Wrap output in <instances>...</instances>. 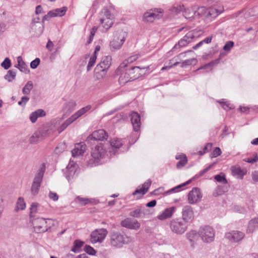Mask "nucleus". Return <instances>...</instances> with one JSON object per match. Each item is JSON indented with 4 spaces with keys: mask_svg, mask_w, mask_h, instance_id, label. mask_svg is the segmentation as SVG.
Returning <instances> with one entry per match:
<instances>
[{
    "mask_svg": "<svg viewBox=\"0 0 258 258\" xmlns=\"http://www.w3.org/2000/svg\"><path fill=\"white\" fill-rule=\"evenodd\" d=\"M99 17V27L103 32H105L112 27L114 16L108 9L104 8L101 10Z\"/></svg>",
    "mask_w": 258,
    "mask_h": 258,
    "instance_id": "1",
    "label": "nucleus"
},
{
    "mask_svg": "<svg viewBox=\"0 0 258 258\" xmlns=\"http://www.w3.org/2000/svg\"><path fill=\"white\" fill-rule=\"evenodd\" d=\"M197 60L196 58H191V59H186V60H185L184 61H183L181 63V67L182 68H183L185 66L191 65L192 64H195L197 63Z\"/></svg>",
    "mask_w": 258,
    "mask_h": 258,
    "instance_id": "53",
    "label": "nucleus"
},
{
    "mask_svg": "<svg viewBox=\"0 0 258 258\" xmlns=\"http://www.w3.org/2000/svg\"><path fill=\"white\" fill-rule=\"evenodd\" d=\"M96 55H93L90 57L89 61L87 67V70L88 72L90 71L92 67L94 65L96 62Z\"/></svg>",
    "mask_w": 258,
    "mask_h": 258,
    "instance_id": "44",
    "label": "nucleus"
},
{
    "mask_svg": "<svg viewBox=\"0 0 258 258\" xmlns=\"http://www.w3.org/2000/svg\"><path fill=\"white\" fill-rule=\"evenodd\" d=\"M126 34L122 33L119 37H114L110 42V46L112 51H115L120 49L125 41Z\"/></svg>",
    "mask_w": 258,
    "mask_h": 258,
    "instance_id": "17",
    "label": "nucleus"
},
{
    "mask_svg": "<svg viewBox=\"0 0 258 258\" xmlns=\"http://www.w3.org/2000/svg\"><path fill=\"white\" fill-rule=\"evenodd\" d=\"M125 236L118 232H112L109 235V243L111 246L116 247H121L126 243Z\"/></svg>",
    "mask_w": 258,
    "mask_h": 258,
    "instance_id": "8",
    "label": "nucleus"
},
{
    "mask_svg": "<svg viewBox=\"0 0 258 258\" xmlns=\"http://www.w3.org/2000/svg\"><path fill=\"white\" fill-rule=\"evenodd\" d=\"M202 197V195L199 188L194 187L188 194V202L190 204L199 202Z\"/></svg>",
    "mask_w": 258,
    "mask_h": 258,
    "instance_id": "14",
    "label": "nucleus"
},
{
    "mask_svg": "<svg viewBox=\"0 0 258 258\" xmlns=\"http://www.w3.org/2000/svg\"><path fill=\"white\" fill-rule=\"evenodd\" d=\"M29 100V98L28 96H23L21 98V100L18 102V104L20 105L24 106Z\"/></svg>",
    "mask_w": 258,
    "mask_h": 258,
    "instance_id": "61",
    "label": "nucleus"
},
{
    "mask_svg": "<svg viewBox=\"0 0 258 258\" xmlns=\"http://www.w3.org/2000/svg\"><path fill=\"white\" fill-rule=\"evenodd\" d=\"M220 59H216L213 61H212L210 62L209 63L205 64L203 67L198 69L197 71L200 70V69H206L210 67H212L214 66L217 65L219 63Z\"/></svg>",
    "mask_w": 258,
    "mask_h": 258,
    "instance_id": "49",
    "label": "nucleus"
},
{
    "mask_svg": "<svg viewBox=\"0 0 258 258\" xmlns=\"http://www.w3.org/2000/svg\"><path fill=\"white\" fill-rule=\"evenodd\" d=\"M195 38V35L192 31H189L180 40L178 44H176L174 48L184 47L186 46L188 43H190L192 39Z\"/></svg>",
    "mask_w": 258,
    "mask_h": 258,
    "instance_id": "20",
    "label": "nucleus"
},
{
    "mask_svg": "<svg viewBox=\"0 0 258 258\" xmlns=\"http://www.w3.org/2000/svg\"><path fill=\"white\" fill-rule=\"evenodd\" d=\"M48 135L49 134L45 133L43 131H37L30 138L29 141L31 144H36Z\"/></svg>",
    "mask_w": 258,
    "mask_h": 258,
    "instance_id": "25",
    "label": "nucleus"
},
{
    "mask_svg": "<svg viewBox=\"0 0 258 258\" xmlns=\"http://www.w3.org/2000/svg\"><path fill=\"white\" fill-rule=\"evenodd\" d=\"M176 159H180L176 165L177 168H180V167L184 166L187 162L186 157L183 154L176 155Z\"/></svg>",
    "mask_w": 258,
    "mask_h": 258,
    "instance_id": "38",
    "label": "nucleus"
},
{
    "mask_svg": "<svg viewBox=\"0 0 258 258\" xmlns=\"http://www.w3.org/2000/svg\"><path fill=\"white\" fill-rule=\"evenodd\" d=\"M141 210L140 209H137L130 213V215L132 217L138 218L140 217Z\"/></svg>",
    "mask_w": 258,
    "mask_h": 258,
    "instance_id": "59",
    "label": "nucleus"
},
{
    "mask_svg": "<svg viewBox=\"0 0 258 258\" xmlns=\"http://www.w3.org/2000/svg\"><path fill=\"white\" fill-rule=\"evenodd\" d=\"M137 58L138 56L137 55L131 56L121 63L119 67L121 68H124L127 66L128 63H132L136 61Z\"/></svg>",
    "mask_w": 258,
    "mask_h": 258,
    "instance_id": "41",
    "label": "nucleus"
},
{
    "mask_svg": "<svg viewBox=\"0 0 258 258\" xmlns=\"http://www.w3.org/2000/svg\"><path fill=\"white\" fill-rule=\"evenodd\" d=\"M187 239L191 242L197 241L200 237L199 231L191 230L186 234Z\"/></svg>",
    "mask_w": 258,
    "mask_h": 258,
    "instance_id": "34",
    "label": "nucleus"
},
{
    "mask_svg": "<svg viewBox=\"0 0 258 258\" xmlns=\"http://www.w3.org/2000/svg\"><path fill=\"white\" fill-rule=\"evenodd\" d=\"M223 11V8L218 10L215 8H211L205 12L203 15L205 14L207 18H214L220 14Z\"/></svg>",
    "mask_w": 258,
    "mask_h": 258,
    "instance_id": "27",
    "label": "nucleus"
},
{
    "mask_svg": "<svg viewBox=\"0 0 258 258\" xmlns=\"http://www.w3.org/2000/svg\"><path fill=\"white\" fill-rule=\"evenodd\" d=\"M151 180L150 179H148L147 181H146L143 185L142 187L141 188L137 189L134 192L133 195H136L138 194H140L142 195H145L149 187L151 184Z\"/></svg>",
    "mask_w": 258,
    "mask_h": 258,
    "instance_id": "32",
    "label": "nucleus"
},
{
    "mask_svg": "<svg viewBox=\"0 0 258 258\" xmlns=\"http://www.w3.org/2000/svg\"><path fill=\"white\" fill-rule=\"evenodd\" d=\"M17 69L25 74H28L30 72L27 65L23 60L21 56L17 57Z\"/></svg>",
    "mask_w": 258,
    "mask_h": 258,
    "instance_id": "31",
    "label": "nucleus"
},
{
    "mask_svg": "<svg viewBox=\"0 0 258 258\" xmlns=\"http://www.w3.org/2000/svg\"><path fill=\"white\" fill-rule=\"evenodd\" d=\"M49 197L50 199L54 201H57L58 199V197L56 193L50 191L49 194Z\"/></svg>",
    "mask_w": 258,
    "mask_h": 258,
    "instance_id": "63",
    "label": "nucleus"
},
{
    "mask_svg": "<svg viewBox=\"0 0 258 258\" xmlns=\"http://www.w3.org/2000/svg\"><path fill=\"white\" fill-rule=\"evenodd\" d=\"M76 106V102L73 100H70L64 104L62 108L63 112L66 115H69L74 110Z\"/></svg>",
    "mask_w": 258,
    "mask_h": 258,
    "instance_id": "28",
    "label": "nucleus"
},
{
    "mask_svg": "<svg viewBox=\"0 0 258 258\" xmlns=\"http://www.w3.org/2000/svg\"><path fill=\"white\" fill-rule=\"evenodd\" d=\"M84 251L90 255H95L96 254V251L95 250L90 246V245H86L84 246Z\"/></svg>",
    "mask_w": 258,
    "mask_h": 258,
    "instance_id": "54",
    "label": "nucleus"
},
{
    "mask_svg": "<svg viewBox=\"0 0 258 258\" xmlns=\"http://www.w3.org/2000/svg\"><path fill=\"white\" fill-rule=\"evenodd\" d=\"M225 237L232 242H238L245 237L244 232L238 230H233L225 233Z\"/></svg>",
    "mask_w": 258,
    "mask_h": 258,
    "instance_id": "13",
    "label": "nucleus"
},
{
    "mask_svg": "<svg viewBox=\"0 0 258 258\" xmlns=\"http://www.w3.org/2000/svg\"><path fill=\"white\" fill-rule=\"evenodd\" d=\"M175 211V208L171 207L165 209L161 214L157 216L158 219L160 220H165L171 218Z\"/></svg>",
    "mask_w": 258,
    "mask_h": 258,
    "instance_id": "26",
    "label": "nucleus"
},
{
    "mask_svg": "<svg viewBox=\"0 0 258 258\" xmlns=\"http://www.w3.org/2000/svg\"><path fill=\"white\" fill-rule=\"evenodd\" d=\"M170 230L174 234L181 235L187 229V224L181 218H173L169 221Z\"/></svg>",
    "mask_w": 258,
    "mask_h": 258,
    "instance_id": "4",
    "label": "nucleus"
},
{
    "mask_svg": "<svg viewBox=\"0 0 258 258\" xmlns=\"http://www.w3.org/2000/svg\"><path fill=\"white\" fill-rule=\"evenodd\" d=\"M84 242L80 240H76L74 242L73 247L71 249V251L74 252H78L80 251V248L82 247Z\"/></svg>",
    "mask_w": 258,
    "mask_h": 258,
    "instance_id": "39",
    "label": "nucleus"
},
{
    "mask_svg": "<svg viewBox=\"0 0 258 258\" xmlns=\"http://www.w3.org/2000/svg\"><path fill=\"white\" fill-rule=\"evenodd\" d=\"M199 234L203 241L206 243H211L214 240L215 231L209 226H205L200 228Z\"/></svg>",
    "mask_w": 258,
    "mask_h": 258,
    "instance_id": "6",
    "label": "nucleus"
},
{
    "mask_svg": "<svg viewBox=\"0 0 258 258\" xmlns=\"http://www.w3.org/2000/svg\"><path fill=\"white\" fill-rule=\"evenodd\" d=\"M106 149L102 144L96 145L91 151L92 159H90L88 164L90 166L98 165L100 160L103 158L106 153Z\"/></svg>",
    "mask_w": 258,
    "mask_h": 258,
    "instance_id": "3",
    "label": "nucleus"
},
{
    "mask_svg": "<svg viewBox=\"0 0 258 258\" xmlns=\"http://www.w3.org/2000/svg\"><path fill=\"white\" fill-rule=\"evenodd\" d=\"M214 179L217 181L222 184H227V180L226 179L225 175L223 173H221L219 174L216 175L214 176Z\"/></svg>",
    "mask_w": 258,
    "mask_h": 258,
    "instance_id": "42",
    "label": "nucleus"
},
{
    "mask_svg": "<svg viewBox=\"0 0 258 258\" xmlns=\"http://www.w3.org/2000/svg\"><path fill=\"white\" fill-rule=\"evenodd\" d=\"M108 138V134L103 130L94 131L90 135L88 139L96 141H104Z\"/></svg>",
    "mask_w": 258,
    "mask_h": 258,
    "instance_id": "22",
    "label": "nucleus"
},
{
    "mask_svg": "<svg viewBox=\"0 0 258 258\" xmlns=\"http://www.w3.org/2000/svg\"><path fill=\"white\" fill-rule=\"evenodd\" d=\"M45 115L46 113L44 110L39 109L32 112L30 115L29 118L32 123H35L38 117H43Z\"/></svg>",
    "mask_w": 258,
    "mask_h": 258,
    "instance_id": "30",
    "label": "nucleus"
},
{
    "mask_svg": "<svg viewBox=\"0 0 258 258\" xmlns=\"http://www.w3.org/2000/svg\"><path fill=\"white\" fill-rule=\"evenodd\" d=\"M121 225L123 227L135 230L139 229L140 227V224L137 220L130 218L122 220L121 222Z\"/></svg>",
    "mask_w": 258,
    "mask_h": 258,
    "instance_id": "18",
    "label": "nucleus"
},
{
    "mask_svg": "<svg viewBox=\"0 0 258 258\" xmlns=\"http://www.w3.org/2000/svg\"><path fill=\"white\" fill-rule=\"evenodd\" d=\"M38 204L36 203H33L31 204L30 208V216L33 217L35 216V214L38 211Z\"/></svg>",
    "mask_w": 258,
    "mask_h": 258,
    "instance_id": "47",
    "label": "nucleus"
},
{
    "mask_svg": "<svg viewBox=\"0 0 258 258\" xmlns=\"http://www.w3.org/2000/svg\"><path fill=\"white\" fill-rule=\"evenodd\" d=\"M40 63V59L39 58H36L30 63V67L33 69H36Z\"/></svg>",
    "mask_w": 258,
    "mask_h": 258,
    "instance_id": "58",
    "label": "nucleus"
},
{
    "mask_svg": "<svg viewBox=\"0 0 258 258\" xmlns=\"http://www.w3.org/2000/svg\"><path fill=\"white\" fill-rule=\"evenodd\" d=\"M34 230L37 233L45 232L50 228L53 225L51 219L38 218L35 219L33 222Z\"/></svg>",
    "mask_w": 258,
    "mask_h": 258,
    "instance_id": "5",
    "label": "nucleus"
},
{
    "mask_svg": "<svg viewBox=\"0 0 258 258\" xmlns=\"http://www.w3.org/2000/svg\"><path fill=\"white\" fill-rule=\"evenodd\" d=\"M26 208V204L24 201V199L19 198L17 200V211L18 210H24Z\"/></svg>",
    "mask_w": 258,
    "mask_h": 258,
    "instance_id": "52",
    "label": "nucleus"
},
{
    "mask_svg": "<svg viewBox=\"0 0 258 258\" xmlns=\"http://www.w3.org/2000/svg\"><path fill=\"white\" fill-rule=\"evenodd\" d=\"M16 73L12 70H9L5 76V79L9 82H11L15 79Z\"/></svg>",
    "mask_w": 258,
    "mask_h": 258,
    "instance_id": "45",
    "label": "nucleus"
},
{
    "mask_svg": "<svg viewBox=\"0 0 258 258\" xmlns=\"http://www.w3.org/2000/svg\"><path fill=\"white\" fill-rule=\"evenodd\" d=\"M33 87L32 82L28 81L25 85L22 90V92L24 94H29Z\"/></svg>",
    "mask_w": 258,
    "mask_h": 258,
    "instance_id": "43",
    "label": "nucleus"
},
{
    "mask_svg": "<svg viewBox=\"0 0 258 258\" xmlns=\"http://www.w3.org/2000/svg\"><path fill=\"white\" fill-rule=\"evenodd\" d=\"M110 145L112 148L118 149L122 146V143L120 140L113 139L110 141Z\"/></svg>",
    "mask_w": 258,
    "mask_h": 258,
    "instance_id": "46",
    "label": "nucleus"
},
{
    "mask_svg": "<svg viewBox=\"0 0 258 258\" xmlns=\"http://www.w3.org/2000/svg\"><path fill=\"white\" fill-rule=\"evenodd\" d=\"M234 46V42L229 41L226 43L223 47V49L226 51H229Z\"/></svg>",
    "mask_w": 258,
    "mask_h": 258,
    "instance_id": "57",
    "label": "nucleus"
},
{
    "mask_svg": "<svg viewBox=\"0 0 258 258\" xmlns=\"http://www.w3.org/2000/svg\"><path fill=\"white\" fill-rule=\"evenodd\" d=\"M75 201L81 205H86L90 202V200L89 199L83 198L80 197H77Z\"/></svg>",
    "mask_w": 258,
    "mask_h": 258,
    "instance_id": "50",
    "label": "nucleus"
},
{
    "mask_svg": "<svg viewBox=\"0 0 258 258\" xmlns=\"http://www.w3.org/2000/svg\"><path fill=\"white\" fill-rule=\"evenodd\" d=\"M1 66L4 69L8 70L11 66V60L8 57L5 58L4 60L1 63Z\"/></svg>",
    "mask_w": 258,
    "mask_h": 258,
    "instance_id": "51",
    "label": "nucleus"
},
{
    "mask_svg": "<svg viewBox=\"0 0 258 258\" xmlns=\"http://www.w3.org/2000/svg\"><path fill=\"white\" fill-rule=\"evenodd\" d=\"M163 11L161 9H154L145 13L143 20L146 22L151 23L156 19H159L161 16Z\"/></svg>",
    "mask_w": 258,
    "mask_h": 258,
    "instance_id": "12",
    "label": "nucleus"
},
{
    "mask_svg": "<svg viewBox=\"0 0 258 258\" xmlns=\"http://www.w3.org/2000/svg\"><path fill=\"white\" fill-rule=\"evenodd\" d=\"M86 150V145L84 142L76 144L75 148L72 151L73 157L82 155Z\"/></svg>",
    "mask_w": 258,
    "mask_h": 258,
    "instance_id": "24",
    "label": "nucleus"
},
{
    "mask_svg": "<svg viewBox=\"0 0 258 258\" xmlns=\"http://www.w3.org/2000/svg\"><path fill=\"white\" fill-rule=\"evenodd\" d=\"M212 147V144L211 143H207L206 145L205 146L203 151H199V154L202 155L206 153V152L209 151Z\"/></svg>",
    "mask_w": 258,
    "mask_h": 258,
    "instance_id": "60",
    "label": "nucleus"
},
{
    "mask_svg": "<svg viewBox=\"0 0 258 258\" xmlns=\"http://www.w3.org/2000/svg\"><path fill=\"white\" fill-rule=\"evenodd\" d=\"M243 160L246 162L253 164L258 161V156L256 154H255L253 157L246 158H245Z\"/></svg>",
    "mask_w": 258,
    "mask_h": 258,
    "instance_id": "55",
    "label": "nucleus"
},
{
    "mask_svg": "<svg viewBox=\"0 0 258 258\" xmlns=\"http://www.w3.org/2000/svg\"><path fill=\"white\" fill-rule=\"evenodd\" d=\"M184 9V6L183 5H179L177 7H174L172 8L171 11L176 14H178L180 12H183Z\"/></svg>",
    "mask_w": 258,
    "mask_h": 258,
    "instance_id": "56",
    "label": "nucleus"
},
{
    "mask_svg": "<svg viewBox=\"0 0 258 258\" xmlns=\"http://www.w3.org/2000/svg\"><path fill=\"white\" fill-rule=\"evenodd\" d=\"M91 108L90 105H87L86 107H83L77 112H76L75 114L72 115V117H73L75 121L77 120L79 117L83 115L86 112L88 111Z\"/></svg>",
    "mask_w": 258,
    "mask_h": 258,
    "instance_id": "35",
    "label": "nucleus"
},
{
    "mask_svg": "<svg viewBox=\"0 0 258 258\" xmlns=\"http://www.w3.org/2000/svg\"><path fill=\"white\" fill-rule=\"evenodd\" d=\"M221 151L219 147H216L212 152V157H217L220 155Z\"/></svg>",
    "mask_w": 258,
    "mask_h": 258,
    "instance_id": "62",
    "label": "nucleus"
},
{
    "mask_svg": "<svg viewBox=\"0 0 258 258\" xmlns=\"http://www.w3.org/2000/svg\"><path fill=\"white\" fill-rule=\"evenodd\" d=\"M77 166L74 162H70L67 167L65 176L69 182L76 176Z\"/></svg>",
    "mask_w": 258,
    "mask_h": 258,
    "instance_id": "21",
    "label": "nucleus"
},
{
    "mask_svg": "<svg viewBox=\"0 0 258 258\" xmlns=\"http://www.w3.org/2000/svg\"><path fill=\"white\" fill-rule=\"evenodd\" d=\"M91 108L90 105H87L86 107H83L77 112H76L75 114L72 115V117H73L75 121L77 120L79 117L83 115L86 112L88 111Z\"/></svg>",
    "mask_w": 258,
    "mask_h": 258,
    "instance_id": "36",
    "label": "nucleus"
},
{
    "mask_svg": "<svg viewBox=\"0 0 258 258\" xmlns=\"http://www.w3.org/2000/svg\"><path fill=\"white\" fill-rule=\"evenodd\" d=\"M111 57L106 56L102 58L101 62L97 64L95 69V76L98 80L102 79L105 76L108 69L111 64Z\"/></svg>",
    "mask_w": 258,
    "mask_h": 258,
    "instance_id": "2",
    "label": "nucleus"
},
{
    "mask_svg": "<svg viewBox=\"0 0 258 258\" xmlns=\"http://www.w3.org/2000/svg\"><path fill=\"white\" fill-rule=\"evenodd\" d=\"M206 11V9L204 7H199L198 9L196 7L185 8L183 10V16L186 19H189L199 16Z\"/></svg>",
    "mask_w": 258,
    "mask_h": 258,
    "instance_id": "10",
    "label": "nucleus"
},
{
    "mask_svg": "<svg viewBox=\"0 0 258 258\" xmlns=\"http://www.w3.org/2000/svg\"><path fill=\"white\" fill-rule=\"evenodd\" d=\"M258 229V218L251 219L248 223L247 228V233H251Z\"/></svg>",
    "mask_w": 258,
    "mask_h": 258,
    "instance_id": "33",
    "label": "nucleus"
},
{
    "mask_svg": "<svg viewBox=\"0 0 258 258\" xmlns=\"http://www.w3.org/2000/svg\"><path fill=\"white\" fill-rule=\"evenodd\" d=\"M139 69L140 68L139 67H135L132 68V69L128 71L122 73L118 80L119 84L121 85H123L128 82L136 80L138 76L132 75L139 71Z\"/></svg>",
    "mask_w": 258,
    "mask_h": 258,
    "instance_id": "9",
    "label": "nucleus"
},
{
    "mask_svg": "<svg viewBox=\"0 0 258 258\" xmlns=\"http://www.w3.org/2000/svg\"><path fill=\"white\" fill-rule=\"evenodd\" d=\"M217 102L222 105L223 108L225 110H228L234 108L233 105L228 103L227 101H225L224 99H222L221 100L218 101Z\"/></svg>",
    "mask_w": 258,
    "mask_h": 258,
    "instance_id": "48",
    "label": "nucleus"
},
{
    "mask_svg": "<svg viewBox=\"0 0 258 258\" xmlns=\"http://www.w3.org/2000/svg\"><path fill=\"white\" fill-rule=\"evenodd\" d=\"M43 21L42 20V22H41L39 18H37V21H36V19H33L31 24V29L32 32H34L36 36H40L43 32Z\"/></svg>",
    "mask_w": 258,
    "mask_h": 258,
    "instance_id": "15",
    "label": "nucleus"
},
{
    "mask_svg": "<svg viewBox=\"0 0 258 258\" xmlns=\"http://www.w3.org/2000/svg\"><path fill=\"white\" fill-rule=\"evenodd\" d=\"M108 231L106 229L100 228L93 231L91 234L90 241L92 243H102L105 239Z\"/></svg>",
    "mask_w": 258,
    "mask_h": 258,
    "instance_id": "11",
    "label": "nucleus"
},
{
    "mask_svg": "<svg viewBox=\"0 0 258 258\" xmlns=\"http://www.w3.org/2000/svg\"><path fill=\"white\" fill-rule=\"evenodd\" d=\"M231 170L232 175L237 178L242 179L246 173L244 170L241 169L240 167L238 166L232 167Z\"/></svg>",
    "mask_w": 258,
    "mask_h": 258,
    "instance_id": "29",
    "label": "nucleus"
},
{
    "mask_svg": "<svg viewBox=\"0 0 258 258\" xmlns=\"http://www.w3.org/2000/svg\"><path fill=\"white\" fill-rule=\"evenodd\" d=\"M130 117L134 131H139L141 124L140 115L136 112H133L131 114Z\"/></svg>",
    "mask_w": 258,
    "mask_h": 258,
    "instance_id": "23",
    "label": "nucleus"
},
{
    "mask_svg": "<svg viewBox=\"0 0 258 258\" xmlns=\"http://www.w3.org/2000/svg\"><path fill=\"white\" fill-rule=\"evenodd\" d=\"M45 170V165L43 163L39 169L36 175L31 186V192L33 195H36L38 193L41 182Z\"/></svg>",
    "mask_w": 258,
    "mask_h": 258,
    "instance_id": "7",
    "label": "nucleus"
},
{
    "mask_svg": "<svg viewBox=\"0 0 258 258\" xmlns=\"http://www.w3.org/2000/svg\"><path fill=\"white\" fill-rule=\"evenodd\" d=\"M67 10V7H63L50 11L46 15L43 16V21L48 20L52 17H62L65 15Z\"/></svg>",
    "mask_w": 258,
    "mask_h": 258,
    "instance_id": "16",
    "label": "nucleus"
},
{
    "mask_svg": "<svg viewBox=\"0 0 258 258\" xmlns=\"http://www.w3.org/2000/svg\"><path fill=\"white\" fill-rule=\"evenodd\" d=\"M75 120L73 117L71 116L68 119H67L61 125V126L58 128V133H61L69 125L72 123Z\"/></svg>",
    "mask_w": 258,
    "mask_h": 258,
    "instance_id": "37",
    "label": "nucleus"
},
{
    "mask_svg": "<svg viewBox=\"0 0 258 258\" xmlns=\"http://www.w3.org/2000/svg\"><path fill=\"white\" fill-rule=\"evenodd\" d=\"M194 218V214L191 207L189 206H184L182 210V217L186 223L191 221Z\"/></svg>",
    "mask_w": 258,
    "mask_h": 258,
    "instance_id": "19",
    "label": "nucleus"
},
{
    "mask_svg": "<svg viewBox=\"0 0 258 258\" xmlns=\"http://www.w3.org/2000/svg\"><path fill=\"white\" fill-rule=\"evenodd\" d=\"M228 190V186L223 185L218 186L214 192L215 196H221L224 193L227 192Z\"/></svg>",
    "mask_w": 258,
    "mask_h": 258,
    "instance_id": "40",
    "label": "nucleus"
},
{
    "mask_svg": "<svg viewBox=\"0 0 258 258\" xmlns=\"http://www.w3.org/2000/svg\"><path fill=\"white\" fill-rule=\"evenodd\" d=\"M252 180L255 182H258V171H254L252 173Z\"/></svg>",
    "mask_w": 258,
    "mask_h": 258,
    "instance_id": "64",
    "label": "nucleus"
}]
</instances>
